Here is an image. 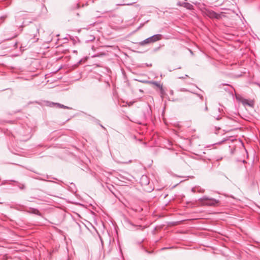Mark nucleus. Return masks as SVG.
Returning a JSON list of instances; mask_svg holds the SVG:
<instances>
[{
  "label": "nucleus",
  "instance_id": "ddd939ff",
  "mask_svg": "<svg viewBox=\"0 0 260 260\" xmlns=\"http://www.w3.org/2000/svg\"><path fill=\"white\" fill-rule=\"evenodd\" d=\"M19 187L21 189H24L25 188V185L24 184H22L21 186H20Z\"/></svg>",
  "mask_w": 260,
  "mask_h": 260
},
{
  "label": "nucleus",
  "instance_id": "6ab92c4d",
  "mask_svg": "<svg viewBox=\"0 0 260 260\" xmlns=\"http://www.w3.org/2000/svg\"><path fill=\"white\" fill-rule=\"evenodd\" d=\"M6 17V16H2V17H1V19H3V20H4Z\"/></svg>",
  "mask_w": 260,
  "mask_h": 260
},
{
  "label": "nucleus",
  "instance_id": "9d476101",
  "mask_svg": "<svg viewBox=\"0 0 260 260\" xmlns=\"http://www.w3.org/2000/svg\"><path fill=\"white\" fill-rule=\"evenodd\" d=\"M142 179H145L146 180V183H148L147 182V177L146 176H143L142 178Z\"/></svg>",
  "mask_w": 260,
  "mask_h": 260
},
{
  "label": "nucleus",
  "instance_id": "f8f14e48",
  "mask_svg": "<svg viewBox=\"0 0 260 260\" xmlns=\"http://www.w3.org/2000/svg\"><path fill=\"white\" fill-rule=\"evenodd\" d=\"M55 104H56V103H53V102H52V103H50L49 104V106H50V107H52V106H56Z\"/></svg>",
  "mask_w": 260,
  "mask_h": 260
},
{
  "label": "nucleus",
  "instance_id": "cd10ccee",
  "mask_svg": "<svg viewBox=\"0 0 260 260\" xmlns=\"http://www.w3.org/2000/svg\"><path fill=\"white\" fill-rule=\"evenodd\" d=\"M139 228H142V226L141 225H139Z\"/></svg>",
  "mask_w": 260,
  "mask_h": 260
},
{
  "label": "nucleus",
  "instance_id": "6e6552de",
  "mask_svg": "<svg viewBox=\"0 0 260 260\" xmlns=\"http://www.w3.org/2000/svg\"><path fill=\"white\" fill-rule=\"evenodd\" d=\"M197 188L198 189V191L199 192L203 193V192H204L205 191L204 189H203V188H201L199 186L197 187Z\"/></svg>",
  "mask_w": 260,
  "mask_h": 260
},
{
  "label": "nucleus",
  "instance_id": "a878e982",
  "mask_svg": "<svg viewBox=\"0 0 260 260\" xmlns=\"http://www.w3.org/2000/svg\"><path fill=\"white\" fill-rule=\"evenodd\" d=\"M38 40H39V38H37V39H36V41H37Z\"/></svg>",
  "mask_w": 260,
  "mask_h": 260
},
{
  "label": "nucleus",
  "instance_id": "f3484780",
  "mask_svg": "<svg viewBox=\"0 0 260 260\" xmlns=\"http://www.w3.org/2000/svg\"><path fill=\"white\" fill-rule=\"evenodd\" d=\"M188 77V75H185V76L179 77V78H180V79H184L185 77Z\"/></svg>",
  "mask_w": 260,
  "mask_h": 260
},
{
  "label": "nucleus",
  "instance_id": "f03ea898",
  "mask_svg": "<svg viewBox=\"0 0 260 260\" xmlns=\"http://www.w3.org/2000/svg\"><path fill=\"white\" fill-rule=\"evenodd\" d=\"M199 201L205 205L215 206L218 201L214 199H209L206 196H204L199 199Z\"/></svg>",
  "mask_w": 260,
  "mask_h": 260
},
{
  "label": "nucleus",
  "instance_id": "b1692460",
  "mask_svg": "<svg viewBox=\"0 0 260 260\" xmlns=\"http://www.w3.org/2000/svg\"><path fill=\"white\" fill-rule=\"evenodd\" d=\"M101 126L103 128H104V129H106V128H105V127L104 126H103L102 125H101Z\"/></svg>",
  "mask_w": 260,
  "mask_h": 260
},
{
  "label": "nucleus",
  "instance_id": "1a4fd4ad",
  "mask_svg": "<svg viewBox=\"0 0 260 260\" xmlns=\"http://www.w3.org/2000/svg\"><path fill=\"white\" fill-rule=\"evenodd\" d=\"M133 3L117 4L118 6H131Z\"/></svg>",
  "mask_w": 260,
  "mask_h": 260
},
{
  "label": "nucleus",
  "instance_id": "412c9836",
  "mask_svg": "<svg viewBox=\"0 0 260 260\" xmlns=\"http://www.w3.org/2000/svg\"><path fill=\"white\" fill-rule=\"evenodd\" d=\"M169 248H170V247H164L163 248H162V249H169Z\"/></svg>",
  "mask_w": 260,
  "mask_h": 260
},
{
  "label": "nucleus",
  "instance_id": "a211bd4d",
  "mask_svg": "<svg viewBox=\"0 0 260 260\" xmlns=\"http://www.w3.org/2000/svg\"><path fill=\"white\" fill-rule=\"evenodd\" d=\"M135 122H136V123H139V124H141V123H142V122H140V121H139V120H137V121H135Z\"/></svg>",
  "mask_w": 260,
  "mask_h": 260
},
{
  "label": "nucleus",
  "instance_id": "dca6fc26",
  "mask_svg": "<svg viewBox=\"0 0 260 260\" xmlns=\"http://www.w3.org/2000/svg\"><path fill=\"white\" fill-rule=\"evenodd\" d=\"M247 104L249 105V106H252V103L251 102L250 103H247Z\"/></svg>",
  "mask_w": 260,
  "mask_h": 260
},
{
  "label": "nucleus",
  "instance_id": "4be33fe9",
  "mask_svg": "<svg viewBox=\"0 0 260 260\" xmlns=\"http://www.w3.org/2000/svg\"><path fill=\"white\" fill-rule=\"evenodd\" d=\"M34 39L36 38V37H37V34H34Z\"/></svg>",
  "mask_w": 260,
  "mask_h": 260
},
{
  "label": "nucleus",
  "instance_id": "423d86ee",
  "mask_svg": "<svg viewBox=\"0 0 260 260\" xmlns=\"http://www.w3.org/2000/svg\"><path fill=\"white\" fill-rule=\"evenodd\" d=\"M95 37L93 35H89L86 36V42H89L94 40Z\"/></svg>",
  "mask_w": 260,
  "mask_h": 260
},
{
  "label": "nucleus",
  "instance_id": "f257e3e1",
  "mask_svg": "<svg viewBox=\"0 0 260 260\" xmlns=\"http://www.w3.org/2000/svg\"><path fill=\"white\" fill-rule=\"evenodd\" d=\"M162 35L160 34L154 35L139 43L141 46L147 44L152 43L161 39Z\"/></svg>",
  "mask_w": 260,
  "mask_h": 260
},
{
  "label": "nucleus",
  "instance_id": "bb28decb",
  "mask_svg": "<svg viewBox=\"0 0 260 260\" xmlns=\"http://www.w3.org/2000/svg\"><path fill=\"white\" fill-rule=\"evenodd\" d=\"M35 211L37 212H39V211L38 210H35Z\"/></svg>",
  "mask_w": 260,
  "mask_h": 260
},
{
  "label": "nucleus",
  "instance_id": "5701e85b",
  "mask_svg": "<svg viewBox=\"0 0 260 260\" xmlns=\"http://www.w3.org/2000/svg\"><path fill=\"white\" fill-rule=\"evenodd\" d=\"M205 110H206V111H207V110H208V107H207V106H206V107H205Z\"/></svg>",
  "mask_w": 260,
  "mask_h": 260
},
{
  "label": "nucleus",
  "instance_id": "2eb2a0df",
  "mask_svg": "<svg viewBox=\"0 0 260 260\" xmlns=\"http://www.w3.org/2000/svg\"><path fill=\"white\" fill-rule=\"evenodd\" d=\"M191 191L192 192H196V188L193 187V188H192L191 189Z\"/></svg>",
  "mask_w": 260,
  "mask_h": 260
},
{
  "label": "nucleus",
  "instance_id": "9b49d317",
  "mask_svg": "<svg viewBox=\"0 0 260 260\" xmlns=\"http://www.w3.org/2000/svg\"><path fill=\"white\" fill-rule=\"evenodd\" d=\"M214 117L217 120H219L221 119V117L219 116H214Z\"/></svg>",
  "mask_w": 260,
  "mask_h": 260
},
{
  "label": "nucleus",
  "instance_id": "39448f33",
  "mask_svg": "<svg viewBox=\"0 0 260 260\" xmlns=\"http://www.w3.org/2000/svg\"><path fill=\"white\" fill-rule=\"evenodd\" d=\"M182 6L188 10H191L193 8V6L188 3L184 2L182 4Z\"/></svg>",
  "mask_w": 260,
  "mask_h": 260
},
{
  "label": "nucleus",
  "instance_id": "393cba45",
  "mask_svg": "<svg viewBox=\"0 0 260 260\" xmlns=\"http://www.w3.org/2000/svg\"><path fill=\"white\" fill-rule=\"evenodd\" d=\"M199 96L200 97L201 99H202L203 98L202 95H199Z\"/></svg>",
  "mask_w": 260,
  "mask_h": 260
},
{
  "label": "nucleus",
  "instance_id": "7ed1b4c3",
  "mask_svg": "<svg viewBox=\"0 0 260 260\" xmlns=\"http://www.w3.org/2000/svg\"><path fill=\"white\" fill-rule=\"evenodd\" d=\"M206 15L210 18L219 19L221 18V15L220 14H218L212 10L207 11L206 12Z\"/></svg>",
  "mask_w": 260,
  "mask_h": 260
},
{
  "label": "nucleus",
  "instance_id": "20e7f679",
  "mask_svg": "<svg viewBox=\"0 0 260 260\" xmlns=\"http://www.w3.org/2000/svg\"><path fill=\"white\" fill-rule=\"evenodd\" d=\"M150 83L151 84L154 85L155 86L158 87V88H159L160 89L161 92V93L163 92L164 89H163V88H162V86L161 85H160L158 82H157L156 81H152Z\"/></svg>",
  "mask_w": 260,
  "mask_h": 260
},
{
  "label": "nucleus",
  "instance_id": "0eeeda50",
  "mask_svg": "<svg viewBox=\"0 0 260 260\" xmlns=\"http://www.w3.org/2000/svg\"><path fill=\"white\" fill-rule=\"evenodd\" d=\"M55 105L56 107L59 108H64V109H70L69 107H67L66 106H64L63 105L57 103L55 104Z\"/></svg>",
  "mask_w": 260,
  "mask_h": 260
},
{
  "label": "nucleus",
  "instance_id": "aec40b11",
  "mask_svg": "<svg viewBox=\"0 0 260 260\" xmlns=\"http://www.w3.org/2000/svg\"><path fill=\"white\" fill-rule=\"evenodd\" d=\"M36 30H37V33H39V28L37 27Z\"/></svg>",
  "mask_w": 260,
  "mask_h": 260
},
{
  "label": "nucleus",
  "instance_id": "4468645a",
  "mask_svg": "<svg viewBox=\"0 0 260 260\" xmlns=\"http://www.w3.org/2000/svg\"><path fill=\"white\" fill-rule=\"evenodd\" d=\"M146 115H145V114L144 113H143V116L142 119L144 120V119H146Z\"/></svg>",
  "mask_w": 260,
  "mask_h": 260
},
{
  "label": "nucleus",
  "instance_id": "c85d7f7f",
  "mask_svg": "<svg viewBox=\"0 0 260 260\" xmlns=\"http://www.w3.org/2000/svg\"><path fill=\"white\" fill-rule=\"evenodd\" d=\"M132 225L133 226H135V225H134V224H132V223H131Z\"/></svg>",
  "mask_w": 260,
  "mask_h": 260
}]
</instances>
